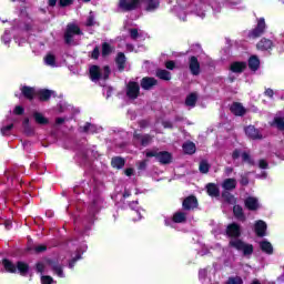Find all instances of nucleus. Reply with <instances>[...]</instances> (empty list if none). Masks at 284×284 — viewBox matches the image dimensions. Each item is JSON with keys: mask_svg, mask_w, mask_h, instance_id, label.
Instances as JSON below:
<instances>
[{"mask_svg": "<svg viewBox=\"0 0 284 284\" xmlns=\"http://www.w3.org/2000/svg\"><path fill=\"white\" fill-rule=\"evenodd\" d=\"M155 77L162 81H170V79H172V74L168 70L163 69H159L155 73Z\"/></svg>", "mask_w": 284, "mask_h": 284, "instance_id": "21", "label": "nucleus"}, {"mask_svg": "<svg viewBox=\"0 0 284 284\" xmlns=\"http://www.w3.org/2000/svg\"><path fill=\"white\" fill-rule=\"evenodd\" d=\"M199 205V202L196 201V197L189 196L183 201V207L184 210H194Z\"/></svg>", "mask_w": 284, "mask_h": 284, "instance_id": "17", "label": "nucleus"}, {"mask_svg": "<svg viewBox=\"0 0 284 284\" xmlns=\"http://www.w3.org/2000/svg\"><path fill=\"white\" fill-rule=\"evenodd\" d=\"M174 61H168L166 63H165V68L168 69V70H172L173 68H174Z\"/></svg>", "mask_w": 284, "mask_h": 284, "instance_id": "57", "label": "nucleus"}, {"mask_svg": "<svg viewBox=\"0 0 284 284\" xmlns=\"http://www.w3.org/2000/svg\"><path fill=\"white\" fill-rule=\"evenodd\" d=\"M260 65H261V61L258 60V58H256V55H253L250 58L248 67L251 68V70H258Z\"/></svg>", "mask_w": 284, "mask_h": 284, "instance_id": "32", "label": "nucleus"}, {"mask_svg": "<svg viewBox=\"0 0 284 284\" xmlns=\"http://www.w3.org/2000/svg\"><path fill=\"white\" fill-rule=\"evenodd\" d=\"M110 77V68L104 67L103 69L93 65L90 68L91 81H105Z\"/></svg>", "mask_w": 284, "mask_h": 284, "instance_id": "4", "label": "nucleus"}, {"mask_svg": "<svg viewBox=\"0 0 284 284\" xmlns=\"http://www.w3.org/2000/svg\"><path fill=\"white\" fill-rule=\"evenodd\" d=\"M79 258H81V253H77L74 257H72V260L69 262V267L72 268L74 267V263L79 261Z\"/></svg>", "mask_w": 284, "mask_h": 284, "instance_id": "42", "label": "nucleus"}, {"mask_svg": "<svg viewBox=\"0 0 284 284\" xmlns=\"http://www.w3.org/2000/svg\"><path fill=\"white\" fill-rule=\"evenodd\" d=\"M226 234L231 239H239V236H241V225L236 223L229 224L226 227Z\"/></svg>", "mask_w": 284, "mask_h": 284, "instance_id": "9", "label": "nucleus"}, {"mask_svg": "<svg viewBox=\"0 0 284 284\" xmlns=\"http://www.w3.org/2000/svg\"><path fill=\"white\" fill-rule=\"evenodd\" d=\"M199 170L202 174H207V172H210V164L207 161L200 162Z\"/></svg>", "mask_w": 284, "mask_h": 284, "instance_id": "39", "label": "nucleus"}, {"mask_svg": "<svg viewBox=\"0 0 284 284\" xmlns=\"http://www.w3.org/2000/svg\"><path fill=\"white\" fill-rule=\"evenodd\" d=\"M227 284H243V280H241V277H231Z\"/></svg>", "mask_w": 284, "mask_h": 284, "instance_id": "44", "label": "nucleus"}, {"mask_svg": "<svg viewBox=\"0 0 284 284\" xmlns=\"http://www.w3.org/2000/svg\"><path fill=\"white\" fill-rule=\"evenodd\" d=\"M130 34H131V38H132V39H138V37H139V30H136V29H131V30H130Z\"/></svg>", "mask_w": 284, "mask_h": 284, "instance_id": "50", "label": "nucleus"}, {"mask_svg": "<svg viewBox=\"0 0 284 284\" xmlns=\"http://www.w3.org/2000/svg\"><path fill=\"white\" fill-rule=\"evenodd\" d=\"M13 112L14 114H21L23 112V106H16Z\"/></svg>", "mask_w": 284, "mask_h": 284, "instance_id": "59", "label": "nucleus"}, {"mask_svg": "<svg viewBox=\"0 0 284 284\" xmlns=\"http://www.w3.org/2000/svg\"><path fill=\"white\" fill-rule=\"evenodd\" d=\"M124 174H125L126 176H132V175L134 174V169H126V170L124 171Z\"/></svg>", "mask_w": 284, "mask_h": 284, "instance_id": "60", "label": "nucleus"}, {"mask_svg": "<svg viewBox=\"0 0 284 284\" xmlns=\"http://www.w3.org/2000/svg\"><path fill=\"white\" fill-rule=\"evenodd\" d=\"M134 139L140 141L141 145H143L144 148L152 143V136L150 135H141L139 133H135Z\"/></svg>", "mask_w": 284, "mask_h": 284, "instance_id": "20", "label": "nucleus"}, {"mask_svg": "<svg viewBox=\"0 0 284 284\" xmlns=\"http://www.w3.org/2000/svg\"><path fill=\"white\" fill-rule=\"evenodd\" d=\"M272 48V40L262 39L257 43V50H270Z\"/></svg>", "mask_w": 284, "mask_h": 284, "instance_id": "27", "label": "nucleus"}, {"mask_svg": "<svg viewBox=\"0 0 284 284\" xmlns=\"http://www.w3.org/2000/svg\"><path fill=\"white\" fill-rule=\"evenodd\" d=\"M115 61L119 70H123L125 68V54L119 53Z\"/></svg>", "mask_w": 284, "mask_h": 284, "instance_id": "35", "label": "nucleus"}, {"mask_svg": "<svg viewBox=\"0 0 284 284\" xmlns=\"http://www.w3.org/2000/svg\"><path fill=\"white\" fill-rule=\"evenodd\" d=\"M41 284H55V282L51 276H42Z\"/></svg>", "mask_w": 284, "mask_h": 284, "instance_id": "41", "label": "nucleus"}, {"mask_svg": "<svg viewBox=\"0 0 284 284\" xmlns=\"http://www.w3.org/2000/svg\"><path fill=\"white\" fill-rule=\"evenodd\" d=\"M239 156H241V151L235 150V151L233 152V154H232V158H233L234 160H236V159H239Z\"/></svg>", "mask_w": 284, "mask_h": 284, "instance_id": "62", "label": "nucleus"}, {"mask_svg": "<svg viewBox=\"0 0 284 284\" xmlns=\"http://www.w3.org/2000/svg\"><path fill=\"white\" fill-rule=\"evenodd\" d=\"M158 161L159 163H162V165H168L169 163H172V153L168 151L159 152Z\"/></svg>", "mask_w": 284, "mask_h": 284, "instance_id": "12", "label": "nucleus"}, {"mask_svg": "<svg viewBox=\"0 0 284 284\" xmlns=\"http://www.w3.org/2000/svg\"><path fill=\"white\" fill-rule=\"evenodd\" d=\"M84 132H94V125L92 124H87L84 126Z\"/></svg>", "mask_w": 284, "mask_h": 284, "instance_id": "55", "label": "nucleus"}, {"mask_svg": "<svg viewBox=\"0 0 284 284\" xmlns=\"http://www.w3.org/2000/svg\"><path fill=\"white\" fill-rule=\"evenodd\" d=\"M266 231H267V224L263 222V220H260L255 223V233L258 236H265Z\"/></svg>", "mask_w": 284, "mask_h": 284, "instance_id": "16", "label": "nucleus"}, {"mask_svg": "<svg viewBox=\"0 0 284 284\" xmlns=\"http://www.w3.org/2000/svg\"><path fill=\"white\" fill-rule=\"evenodd\" d=\"M178 17L182 20L185 21V11L183 9L178 10Z\"/></svg>", "mask_w": 284, "mask_h": 284, "instance_id": "49", "label": "nucleus"}, {"mask_svg": "<svg viewBox=\"0 0 284 284\" xmlns=\"http://www.w3.org/2000/svg\"><path fill=\"white\" fill-rule=\"evenodd\" d=\"M21 92L26 99H33L34 94H37V91L30 87H22Z\"/></svg>", "mask_w": 284, "mask_h": 284, "instance_id": "24", "label": "nucleus"}, {"mask_svg": "<svg viewBox=\"0 0 284 284\" xmlns=\"http://www.w3.org/2000/svg\"><path fill=\"white\" fill-rule=\"evenodd\" d=\"M74 34H81V29H79L77 24H69L64 34L67 43H72V37H74Z\"/></svg>", "mask_w": 284, "mask_h": 284, "instance_id": "7", "label": "nucleus"}, {"mask_svg": "<svg viewBox=\"0 0 284 284\" xmlns=\"http://www.w3.org/2000/svg\"><path fill=\"white\" fill-rule=\"evenodd\" d=\"M145 156H146L148 159H150V158H152V156H155V159H158V156H159V151H156V150L145 151Z\"/></svg>", "mask_w": 284, "mask_h": 284, "instance_id": "43", "label": "nucleus"}, {"mask_svg": "<svg viewBox=\"0 0 284 284\" xmlns=\"http://www.w3.org/2000/svg\"><path fill=\"white\" fill-rule=\"evenodd\" d=\"M156 85V79L154 78H143L141 81V87L143 90H150Z\"/></svg>", "mask_w": 284, "mask_h": 284, "instance_id": "19", "label": "nucleus"}, {"mask_svg": "<svg viewBox=\"0 0 284 284\" xmlns=\"http://www.w3.org/2000/svg\"><path fill=\"white\" fill-rule=\"evenodd\" d=\"M231 112L232 114H235V116H243V114H245V108L243 106V104L239 103V102H234L231 105Z\"/></svg>", "mask_w": 284, "mask_h": 284, "instance_id": "14", "label": "nucleus"}, {"mask_svg": "<svg viewBox=\"0 0 284 284\" xmlns=\"http://www.w3.org/2000/svg\"><path fill=\"white\" fill-rule=\"evenodd\" d=\"M13 124H9V125H2L1 126V134L3 136H8V134H10V131L12 130Z\"/></svg>", "mask_w": 284, "mask_h": 284, "instance_id": "40", "label": "nucleus"}, {"mask_svg": "<svg viewBox=\"0 0 284 284\" xmlns=\"http://www.w3.org/2000/svg\"><path fill=\"white\" fill-rule=\"evenodd\" d=\"M246 68L247 64L245 62H233L231 63L230 70L235 74H241V72H243V70H245Z\"/></svg>", "mask_w": 284, "mask_h": 284, "instance_id": "15", "label": "nucleus"}, {"mask_svg": "<svg viewBox=\"0 0 284 284\" xmlns=\"http://www.w3.org/2000/svg\"><path fill=\"white\" fill-rule=\"evenodd\" d=\"M2 41L6 45H8V43H10V36H9L8 31L4 32V36L2 37Z\"/></svg>", "mask_w": 284, "mask_h": 284, "instance_id": "48", "label": "nucleus"}, {"mask_svg": "<svg viewBox=\"0 0 284 284\" xmlns=\"http://www.w3.org/2000/svg\"><path fill=\"white\" fill-rule=\"evenodd\" d=\"M260 247L262 252H265L266 254H272L274 252V247L272 246V243L267 241H263L260 243Z\"/></svg>", "mask_w": 284, "mask_h": 284, "instance_id": "25", "label": "nucleus"}, {"mask_svg": "<svg viewBox=\"0 0 284 284\" xmlns=\"http://www.w3.org/2000/svg\"><path fill=\"white\" fill-rule=\"evenodd\" d=\"M34 250H36V252L41 253V252H45V250H48V247L43 244H40V245L36 246Z\"/></svg>", "mask_w": 284, "mask_h": 284, "instance_id": "47", "label": "nucleus"}, {"mask_svg": "<svg viewBox=\"0 0 284 284\" xmlns=\"http://www.w3.org/2000/svg\"><path fill=\"white\" fill-rule=\"evenodd\" d=\"M189 68L191 73L194 74L195 77L201 74V64L199 63V59H196V57L190 58Z\"/></svg>", "mask_w": 284, "mask_h": 284, "instance_id": "10", "label": "nucleus"}, {"mask_svg": "<svg viewBox=\"0 0 284 284\" xmlns=\"http://www.w3.org/2000/svg\"><path fill=\"white\" fill-rule=\"evenodd\" d=\"M230 246L237 250V252H242L244 256H251L254 252V246L252 244H247L239 239H232L230 241Z\"/></svg>", "mask_w": 284, "mask_h": 284, "instance_id": "3", "label": "nucleus"}, {"mask_svg": "<svg viewBox=\"0 0 284 284\" xmlns=\"http://www.w3.org/2000/svg\"><path fill=\"white\" fill-rule=\"evenodd\" d=\"M199 276L200 278H205L207 276V268L200 270Z\"/></svg>", "mask_w": 284, "mask_h": 284, "instance_id": "52", "label": "nucleus"}, {"mask_svg": "<svg viewBox=\"0 0 284 284\" xmlns=\"http://www.w3.org/2000/svg\"><path fill=\"white\" fill-rule=\"evenodd\" d=\"M2 265L6 272H10L11 274H14V272H19L22 276H26V274H28V264L23 262H18L16 265L10 260H3Z\"/></svg>", "mask_w": 284, "mask_h": 284, "instance_id": "2", "label": "nucleus"}, {"mask_svg": "<svg viewBox=\"0 0 284 284\" xmlns=\"http://www.w3.org/2000/svg\"><path fill=\"white\" fill-rule=\"evenodd\" d=\"M246 136H250V139H263L258 130L254 128L253 125H250L245 129Z\"/></svg>", "mask_w": 284, "mask_h": 284, "instance_id": "18", "label": "nucleus"}, {"mask_svg": "<svg viewBox=\"0 0 284 284\" xmlns=\"http://www.w3.org/2000/svg\"><path fill=\"white\" fill-rule=\"evenodd\" d=\"M223 190H235L236 189V180L235 179H226L222 183Z\"/></svg>", "mask_w": 284, "mask_h": 284, "instance_id": "22", "label": "nucleus"}, {"mask_svg": "<svg viewBox=\"0 0 284 284\" xmlns=\"http://www.w3.org/2000/svg\"><path fill=\"white\" fill-rule=\"evenodd\" d=\"M233 214L239 219V221H245V215L243 214V207H241V205H235L233 207Z\"/></svg>", "mask_w": 284, "mask_h": 284, "instance_id": "30", "label": "nucleus"}, {"mask_svg": "<svg viewBox=\"0 0 284 284\" xmlns=\"http://www.w3.org/2000/svg\"><path fill=\"white\" fill-rule=\"evenodd\" d=\"M267 28V24H265V18H260L257 20V26L255 29H253L248 37L250 39H258V37H262V34H265V29Z\"/></svg>", "mask_w": 284, "mask_h": 284, "instance_id": "5", "label": "nucleus"}, {"mask_svg": "<svg viewBox=\"0 0 284 284\" xmlns=\"http://www.w3.org/2000/svg\"><path fill=\"white\" fill-rule=\"evenodd\" d=\"M141 92V87L136 82H129L126 85V97L129 99H138Z\"/></svg>", "mask_w": 284, "mask_h": 284, "instance_id": "6", "label": "nucleus"}, {"mask_svg": "<svg viewBox=\"0 0 284 284\" xmlns=\"http://www.w3.org/2000/svg\"><path fill=\"white\" fill-rule=\"evenodd\" d=\"M258 165H260V168H261L262 170H266V168H267V162H266L265 160H261Z\"/></svg>", "mask_w": 284, "mask_h": 284, "instance_id": "58", "label": "nucleus"}, {"mask_svg": "<svg viewBox=\"0 0 284 284\" xmlns=\"http://www.w3.org/2000/svg\"><path fill=\"white\" fill-rule=\"evenodd\" d=\"M183 151L185 154H194L196 152V145L194 142H186L183 144Z\"/></svg>", "mask_w": 284, "mask_h": 284, "instance_id": "26", "label": "nucleus"}, {"mask_svg": "<svg viewBox=\"0 0 284 284\" xmlns=\"http://www.w3.org/2000/svg\"><path fill=\"white\" fill-rule=\"evenodd\" d=\"M59 3L60 6L65 7L70 6L72 3V0H60Z\"/></svg>", "mask_w": 284, "mask_h": 284, "instance_id": "56", "label": "nucleus"}, {"mask_svg": "<svg viewBox=\"0 0 284 284\" xmlns=\"http://www.w3.org/2000/svg\"><path fill=\"white\" fill-rule=\"evenodd\" d=\"M141 0H120V8L125 11L136 10Z\"/></svg>", "mask_w": 284, "mask_h": 284, "instance_id": "8", "label": "nucleus"}, {"mask_svg": "<svg viewBox=\"0 0 284 284\" xmlns=\"http://www.w3.org/2000/svg\"><path fill=\"white\" fill-rule=\"evenodd\" d=\"M148 168V160L139 162V170H145Z\"/></svg>", "mask_w": 284, "mask_h": 284, "instance_id": "51", "label": "nucleus"}, {"mask_svg": "<svg viewBox=\"0 0 284 284\" xmlns=\"http://www.w3.org/2000/svg\"><path fill=\"white\" fill-rule=\"evenodd\" d=\"M265 94H266V97L273 98L274 91L272 89H266Z\"/></svg>", "mask_w": 284, "mask_h": 284, "instance_id": "63", "label": "nucleus"}, {"mask_svg": "<svg viewBox=\"0 0 284 284\" xmlns=\"http://www.w3.org/2000/svg\"><path fill=\"white\" fill-rule=\"evenodd\" d=\"M185 104L189 108H194V105H196V95H195V93H191L189 97H186Z\"/></svg>", "mask_w": 284, "mask_h": 284, "instance_id": "36", "label": "nucleus"}, {"mask_svg": "<svg viewBox=\"0 0 284 284\" xmlns=\"http://www.w3.org/2000/svg\"><path fill=\"white\" fill-rule=\"evenodd\" d=\"M223 197L226 199V201H227L229 203H236V199L233 197V195L227 194V197H226V194L223 193Z\"/></svg>", "mask_w": 284, "mask_h": 284, "instance_id": "46", "label": "nucleus"}, {"mask_svg": "<svg viewBox=\"0 0 284 284\" xmlns=\"http://www.w3.org/2000/svg\"><path fill=\"white\" fill-rule=\"evenodd\" d=\"M33 119H34L36 123H39V125H48L47 118H44L40 112H34Z\"/></svg>", "mask_w": 284, "mask_h": 284, "instance_id": "28", "label": "nucleus"}, {"mask_svg": "<svg viewBox=\"0 0 284 284\" xmlns=\"http://www.w3.org/2000/svg\"><path fill=\"white\" fill-rule=\"evenodd\" d=\"M40 101H48L52 97V91L42 89L38 92Z\"/></svg>", "mask_w": 284, "mask_h": 284, "instance_id": "33", "label": "nucleus"}, {"mask_svg": "<svg viewBox=\"0 0 284 284\" xmlns=\"http://www.w3.org/2000/svg\"><path fill=\"white\" fill-rule=\"evenodd\" d=\"M189 10H193L196 17H201L203 19L205 17V3L200 2L199 4H191Z\"/></svg>", "mask_w": 284, "mask_h": 284, "instance_id": "13", "label": "nucleus"}, {"mask_svg": "<svg viewBox=\"0 0 284 284\" xmlns=\"http://www.w3.org/2000/svg\"><path fill=\"white\" fill-rule=\"evenodd\" d=\"M185 219H187L184 212H176L173 215V223H185Z\"/></svg>", "mask_w": 284, "mask_h": 284, "instance_id": "31", "label": "nucleus"}, {"mask_svg": "<svg viewBox=\"0 0 284 284\" xmlns=\"http://www.w3.org/2000/svg\"><path fill=\"white\" fill-rule=\"evenodd\" d=\"M113 50H114V48H112V47L110 45V43L104 42V43L102 44V55H103V57H108V54H111Z\"/></svg>", "mask_w": 284, "mask_h": 284, "instance_id": "38", "label": "nucleus"}, {"mask_svg": "<svg viewBox=\"0 0 284 284\" xmlns=\"http://www.w3.org/2000/svg\"><path fill=\"white\" fill-rule=\"evenodd\" d=\"M111 165L112 168H116L118 170H121V168L125 165V160H123L122 158H113L111 161Z\"/></svg>", "mask_w": 284, "mask_h": 284, "instance_id": "34", "label": "nucleus"}, {"mask_svg": "<svg viewBox=\"0 0 284 284\" xmlns=\"http://www.w3.org/2000/svg\"><path fill=\"white\" fill-rule=\"evenodd\" d=\"M244 203H245V207H247V210H251V211H255L261 207V204L258 203V197L248 196Z\"/></svg>", "mask_w": 284, "mask_h": 284, "instance_id": "11", "label": "nucleus"}, {"mask_svg": "<svg viewBox=\"0 0 284 284\" xmlns=\"http://www.w3.org/2000/svg\"><path fill=\"white\" fill-rule=\"evenodd\" d=\"M163 128H172V122H163Z\"/></svg>", "mask_w": 284, "mask_h": 284, "instance_id": "64", "label": "nucleus"}, {"mask_svg": "<svg viewBox=\"0 0 284 284\" xmlns=\"http://www.w3.org/2000/svg\"><path fill=\"white\" fill-rule=\"evenodd\" d=\"M92 59H99V47H95L91 54Z\"/></svg>", "mask_w": 284, "mask_h": 284, "instance_id": "54", "label": "nucleus"}, {"mask_svg": "<svg viewBox=\"0 0 284 284\" xmlns=\"http://www.w3.org/2000/svg\"><path fill=\"white\" fill-rule=\"evenodd\" d=\"M87 26H94V13L90 12V16L87 20Z\"/></svg>", "mask_w": 284, "mask_h": 284, "instance_id": "45", "label": "nucleus"}, {"mask_svg": "<svg viewBox=\"0 0 284 284\" xmlns=\"http://www.w3.org/2000/svg\"><path fill=\"white\" fill-rule=\"evenodd\" d=\"M37 270L40 272V274H43V272H48V270H53V272L59 276L60 278H63L65 275L63 274V268L61 265L51 262L49 260L44 262H40L37 264Z\"/></svg>", "mask_w": 284, "mask_h": 284, "instance_id": "1", "label": "nucleus"}, {"mask_svg": "<svg viewBox=\"0 0 284 284\" xmlns=\"http://www.w3.org/2000/svg\"><path fill=\"white\" fill-rule=\"evenodd\" d=\"M146 2V10L152 11L159 8V0H145Z\"/></svg>", "mask_w": 284, "mask_h": 284, "instance_id": "37", "label": "nucleus"}, {"mask_svg": "<svg viewBox=\"0 0 284 284\" xmlns=\"http://www.w3.org/2000/svg\"><path fill=\"white\" fill-rule=\"evenodd\" d=\"M242 159H243V161H245V163H252V159L250 158V154H247V153H243Z\"/></svg>", "mask_w": 284, "mask_h": 284, "instance_id": "53", "label": "nucleus"}, {"mask_svg": "<svg viewBox=\"0 0 284 284\" xmlns=\"http://www.w3.org/2000/svg\"><path fill=\"white\" fill-rule=\"evenodd\" d=\"M206 192H207L209 196H219V194H220L219 186H216V184H214V183H209L206 185Z\"/></svg>", "mask_w": 284, "mask_h": 284, "instance_id": "23", "label": "nucleus"}, {"mask_svg": "<svg viewBox=\"0 0 284 284\" xmlns=\"http://www.w3.org/2000/svg\"><path fill=\"white\" fill-rule=\"evenodd\" d=\"M44 63L47 65H50L51 68H57V58L54 57V54L49 53L44 58Z\"/></svg>", "mask_w": 284, "mask_h": 284, "instance_id": "29", "label": "nucleus"}, {"mask_svg": "<svg viewBox=\"0 0 284 284\" xmlns=\"http://www.w3.org/2000/svg\"><path fill=\"white\" fill-rule=\"evenodd\" d=\"M240 183H241V185H247V183H250V180H247V178H245V176H242Z\"/></svg>", "mask_w": 284, "mask_h": 284, "instance_id": "61", "label": "nucleus"}]
</instances>
